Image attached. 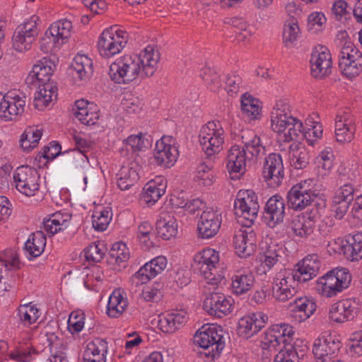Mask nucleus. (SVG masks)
Instances as JSON below:
<instances>
[{"label": "nucleus", "mask_w": 362, "mask_h": 362, "mask_svg": "<svg viewBox=\"0 0 362 362\" xmlns=\"http://www.w3.org/2000/svg\"><path fill=\"white\" fill-rule=\"evenodd\" d=\"M294 331L288 324L274 325L264 333L261 346L263 355L269 358L275 354L274 362H300L306 346L300 340L293 344Z\"/></svg>", "instance_id": "1"}, {"label": "nucleus", "mask_w": 362, "mask_h": 362, "mask_svg": "<svg viewBox=\"0 0 362 362\" xmlns=\"http://www.w3.org/2000/svg\"><path fill=\"white\" fill-rule=\"evenodd\" d=\"M271 129L278 134H284V141L297 139L301 134L308 144L313 146L315 141L321 138L322 127L315 122L312 128L305 129L303 122L291 114V107L286 100L279 99L276 101L270 113Z\"/></svg>", "instance_id": "2"}, {"label": "nucleus", "mask_w": 362, "mask_h": 362, "mask_svg": "<svg viewBox=\"0 0 362 362\" xmlns=\"http://www.w3.org/2000/svg\"><path fill=\"white\" fill-rule=\"evenodd\" d=\"M53 73L52 62L43 58L33 67L27 77V82L37 86L35 93L33 105L39 110H42L57 97L56 88L48 83Z\"/></svg>", "instance_id": "3"}, {"label": "nucleus", "mask_w": 362, "mask_h": 362, "mask_svg": "<svg viewBox=\"0 0 362 362\" xmlns=\"http://www.w3.org/2000/svg\"><path fill=\"white\" fill-rule=\"evenodd\" d=\"M351 280L352 276L348 269L336 268L318 279L317 290L321 296L332 298L347 289Z\"/></svg>", "instance_id": "4"}, {"label": "nucleus", "mask_w": 362, "mask_h": 362, "mask_svg": "<svg viewBox=\"0 0 362 362\" xmlns=\"http://www.w3.org/2000/svg\"><path fill=\"white\" fill-rule=\"evenodd\" d=\"M196 268L204 276L206 282L217 286L224 280L223 272L219 267L218 253L213 249H205L194 257Z\"/></svg>", "instance_id": "5"}, {"label": "nucleus", "mask_w": 362, "mask_h": 362, "mask_svg": "<svg viewBox=\"0 0 362 362\" xmlns=\"http://www.w3.org/2000/svg\"><path fill=\"white\" fill-rule=\"evenodd\" d=\"M141 76V66L136 54H125L110 66L109 76L117 83H129Z\"/></svg>", "instance_id": "6"}, {"label": "nucleus", "mask_w": 362, "mask_h": 362, "mask_svg": "<svg viewBox=\"0 0 362 362\" xmlns=\"http://www.w3.org/2000/svg\"><path fill=\"white\" fill-rule=\"evenodd\" d=\"M257 197L252 190L240 191L234 203V213L237 221L248 228L254 223L259 211Z\"/></svg>", "instance_id": "7"}, {"label": "nucleus", "mask_w": 362, "mask_h": 362, "mask_svg": "<svg viewBox=\"0 0 362 362\" xmlns=\"http://www.w3.org/2000/svg\"><path fill=\"white\" fill-rule=\"evenodd\" d=\"M199 144L208 157L219 153L224 143V130L219 121H211L204 124L199 134Z\"/></svg>", "instance_id": "8"}, {"label": "nucleus", "mask_w": 362, "mask_h": 362, "mask_svg": "<svg viewBox=\"0 0 362 362\" xmlns=\"http://www.w3.org/2000/svg\"><path fill=\"white\" fill-rule=\"evenodd\" d=\"M38 16L33 15L23 23L19 25L12 36V47L19 53L29 51L39 33Z\"/></svg>", "instance_id": "9"}, {"label": "nucleus", "mask_w": 362, "mask_h": 362, "mask_svg": "<svg viewBox=\"0 0 362 362\" xmlns=\"http://www.w3.org/2000/svg\"><path fill=\"white\" fill-rule=\"evenodd\" d=\"M13 185L25 197L36 195L40 189V176L37 170L28 165L18 167L13 175Z\"/></svg>", "instance_id": "10"}, {"label": "nucleus", "mask_w": 362, "mask_h": 362, "mask_svg": "<svg viewBox=\"0 0 362 362\" xmlns=\"http://www.w3.org/2000/svg\"><path fill=\"white\" fill-rule=\"evenodd\" d=\"M128 34L126 31L112 28L105 29L98 42V49L101 57L110 58L119 54L126 46Z\"/></svg>", "instance_id": "11"}, {"label": "nucleus", "mask_w": 362, "mask_h": 362, "mask_svg": "<svg viewBox=\"0 0 362 362\" xmlns=\"http://www.w3.org/2000/svg\"><path fill=\"white\" fill-rule=\"evenodd\" d=\"M314 180H303L290 189L287 194L288 204L293 209L302 210L310 205L318 196Z\"/></svg>", "instance_id": "12"}, {"label": "nucleus", "mask_w": 362, "mask_h": 362, "mask_svg": "<svg viewBox=\"0 0 362 362\" xmlns=\"http://www.w3.org/2000/svg\"><path fill=\"white\" fill-rule=\"evenodd\" d=\"M356 131L355 116L349 109L339 111L335 117V139L340 144L351 142Z\"/></svg>", "instance_id": "13"}, {"label": "nucleus", "mask_w": 362, "mask_h": 362, "mask_svg": "<svg viewBox=\"0 0 362 362\" xmlns=\"http://www.w3.org/2000/svg\"><path fill=\"white\" fill-rule=\"evenodd\" d=\"M178 156L179 151L173 136H164L156 141L153 157L158 165L170 168L176 162Z\"/></svg>", "instance_id": "14"}, {"label": "nucleus", "mask_w": 362, "mask_h": 362, "mask_svg": "<svg viewBox=\"0 0 362 362\" xmlns=\"http://www.w3.org/2000/svg\"><path fill=\"white\" fill-rule=\"evenodd\" d=\"M25 96L16 95L14 92H8L2 96L0 101V118L4 121L16 120L24 112Z\"/></svg>", "instance_id": "15"}, {"label": "nucleus", "mask_w": 362, "mask_h": 362, "mask_svg": "<svg viewBox=\"0 0 362 362\" xmlns=\"http://www.w3.org/2000/svg\"><path fill=\"white\" fill-rule=\"evenodd\" d=\"M294 281L286 269L281 270L272 282V297L279 302H285L291 298L296 293L295 287L291 285Z\"/></svg>", "instance_id": "16"}, {"label": "nucleus", "mask_w": 362, "mask_h": 362, "mask_svg": "<svg viewBox=\"0 0 362 362\" xmlns=\"http://www.w3.org/2000/svg\"><path fill=\"white\" fill-rule=\"evenodd\" d=\"M221 215L211 208H207L200 215L197 223L198 235L202 238L215 236L221 225Z\"/></svg>", "instance_id": "17"}, {"label": "nucleus", "mask_w": 362, "mask_h": 362, "mask_svg": "<svg viewBox=\"0 0 362 362\" xmlns=\"http://www.w3.org/2000/svg\"><path fill=\"white\" fill-rule=\"evenodd\" d=\"M341 342L331 334L320 336L313 343V353L319 362H326L340 349Z\"/></svg>", "instance_id": "18"}, {"label": "nucleus", "mask_w": 362, "mask_h": 362, "mask_svg": "<svg viewBox=\"0 0 362 362\" xmlns=\"http://www.w3.org/2000/svg\"><path fill=\"white\" fill-rule=\"evenodd\" d=\"M262 175L270 187H274L280 185L284 176L283 161L280 154L273 153L266 158Z\"/></svg>", "instance_id": "19"}, {"label": "nucleus", "mask_w": 362, "mask_h": 362, "mask_svg": "<svg viewBox=\"0 0 362 362\" xmlns=\"http://www.w3.org/2000/svg\"><path fill=\"white\" fill-rule=\"evenodd\" d=\"M221 329L216 327H209L205 331L196 333L194 337V341L203 349L211 348L213 357L218 355L220 351L224 348V340Z\"/></svg>", "instance_id": "20"}, {"label": "nucleus", "mask_w": 362, "mask_h": 362, "mask_svg": "<svg viewBox=\"0 0 362 362\" xmlns=\"http://www.w3.org/2000/svg\"><path fill=\"white\" fill-rule=\"evenodd\" d=\"M311 74L321 78L331 73L332 58L329 51L325 47H316L310 59Z\"/></svg>", "instance_id": "21"}, {"label": "nucleus", "mask_w": 362, "mask_h": 362, "mask_svg": "<svg viewBox=\"0 0 362 362\" xmlns=\"http://www.w3.org/2000/svg\"><path fill=\"white\" fill-rule=\"evenodd\" d=\"M240 137L241 143L240 146L245 152L247 160L251 163L264 155V147L262 144L261 139L252 130H242Z\"/></svg>", "instance_id": "22"}, {"label": "nucleus", "mask_w": 362, "mask_h": 362, "mask_svg": "<svg viewBox=\"0 0 362 362\" xmlns=\"http://www.w3.org/2000/svg\"><path fill=\"white\" fill-rule=\"evenodd\" d=\"M167 265V259L163 256H158L146 263L131 278V281L136 286L146 283L150 279L160 273Z\"/></svg>", "instance_id": "23"}, {"label": "nucleus", "mask_w": 362, "mask_h": 362, "mask_svg": "<svg viewBox=\"0 0 362 362\" xmlns=\"http://www.w3.org/2000/svg\"><path fill=\"white\" fill-rule=\"evenodd\" d=\"M285 215V202L279 195H274L266 203L263 215L265 223L274 228L281 223Z\"/></svg>", "instance_id": "24"}, {"label": "nucleus", "mask_w": 362, "mask_h": 362, "mask_svg": "<svg viewBox=\"0 0 362 362\" xmlns=\"http://www.w3.org/2000/svg\"><path fill=\"white\" fill-rule=\"evenodd\" d=\"M231 300L223 293L214 292L207 296L204 301V309L211 315L221 317L230 311Z\"/></svg>", "instance_id": "25"}, {"label": "nucleus", "mask_w": 362, "mask_h": 362, "mask_svg": "<svg viewBox=\"0 0 362 362\" xmlns=\"http://www.w3.org/2000/svg\"><path fill=\"white\" fill-rule=\"evenodd\" d=\"M235 252L241 257L251 255L255 250L256 236L250 227L239 230L234 235Z\"/></svg>", "instance_id": "26"}, {"label": "nucleus", "mask_w": 362, "mask_h": 362, "mask_svg": "<svg viewBox=\"0 0 362 362\" xmlns=\"http://www.w3.org/2000/svg\"><path fill=\"white\" fill-rule=\"evenodd\" d=\"M268 317L262 312H257L242 317L238 322L240 335L250 338L265 326Z\"/></svg>", "instance_id": "27"}, {"label": "nucleus", "mask_w": 362, "mask_h": 362, "mask_svg": "<svg viewBox=\"0 0 362 362\" xmlns=\"http://www.w3.org/2000/svg\"><path fill=\"white\" fill-rule=\"evenodd\" d=\"M141 66V77H149L154 74L160 61V52L153 46L148 45L139 54H136Z\"/></svg>", "instance_id": "28"}, {"label": "nucleus", "mask_w": 362, "mask_h": 362, "mask_svg": "<svg viewBox=\"0 0 362 362\" xmlns=\"http://www.w3.org/2000/svg\"><path fill=\"white\" fill-rule=\"evenodd\" d=\"M288 228L298 238H308L314 234L316 221L314 216L301 214L294 216Z\"/></svg>", "instance_id": "29"}, {"label": "nucleus", "mask_w": 362, "mask_h": 362, "mask_svg": "<svg viewBox=\"0 0 362 362\" xmlns=\"http://www.w3.org/2000/svg\"><path fill=\"white\" fill-rule=\"evenodd\" d=\"M354 199V189L350 184H345L337 190L332 203L336 216L341 218L346 213Z\"/></svg>", "instance_id": "30"}, {"label": "nucleus", "mask_w": 362, "mask_h": 362, "mask_svg": "<svg viewBox=\"0 0 362 362\" xmlns=\"http://www.w3.org/2000/svg\"><path fill=\"white\" fill-rule=\"evenodd\" d=\"M250 163L245 152L242 150L240 145L235 144L231 146L227 156V168L230 174L243 175L247 164Z\"/></svg>", "instance_id": "31"}, {"label": "nucleus", "mask_w": 362, "mask_h": 362, "mask_svg": "<svg viewBox=\"0 0 362 362\" xmlns=\"http://www.w3.org/2000/svg\"><path fill=\"white\" fill-rule=\"evenodd\" d=\"M356 314L354 302L349 299L334 303L329 311V318L338 323L352 320Z\"/></svg>", "instance_id": "32"}, {"label": "nucleus", "mask_w": 362, "mask_h": 362, "mask_svg": "<svg viewBox=\"0 0 362 362\" xmlns=\"http://www.w3.org/2000/svg\"><path fill=\"white\" fill-rule=\"evenodd\" d=\"M72 23L66 19L53 23L45 32V40L52 38V43L59 47L71 36Z\"/></svg>", "instance_id": "33"}, {"label": "nucleus", "mask_w": 362, "mask_h": 362, "mask_svg": "<svg viewBox=\"0 0 362 362\" xmlns=\"http://www.w3.org/2000/svg\"><path fill=\"white\" fill-rule=\"evenodd\" d=\"M167 181L163 177H157L144 187L141 200L148 206L153 205L165 194Z\"/></svg>", "instance_id": "34"}, {"label": "nucleus", "mask_w": 362, "mask_h": 362, "mask_svg": "<svg viewBox=\"0 0 362 362\" xmlns=\"http://www.w3.org/2000/svg\"><path fill=\"white\" fill-rule=\"evenodd\" d=\"M76 110H74L76 117L86 125H93L99 119L97 105L89 103L84 100H77L75 103Z\"/></svg>", "instance_id": "35"}, {"label": "nucleus", "mask_w": 362, "mask_h": 362, "mask_svg": "<svg viewBox=\"0 0 362 362\" xmlns=\"http://www.w3.org/2000/svg\"><path fill=\"white\" fill-rule=\"evenodd\" d=\"M108 351L105 340L97 338L87 344L83 353V362H105Z\"/></svg>", "instance_id": "36"}, {"label": "nucleus", "mask_w": 362, "mask_h": 362, "mask_svg": "<svg viewBox=\"0 0 362 362\" xmlns=\"http://www.w3.org/2000/svg\"><path fill=\"white\" fill-rule=\"evenodd\" d=\"M187 320V317L185 312L177 311L161 315L158 321V325L162 332L173 333L182 326Z\"/></svg>", "instance_id": "37"}, {"label": "nucleus", "mask_w": 362, "mask_h": 362, "mask_svg": "<svg viewBox=\"0 0 362 362\" xmlns=\"http://www.w3.org/2000/svg\"><path fill=\"white\" fill-rule=\"evenodd\" d=\"M72 75L81 81L88 80L93 73V61L90 58L84 54H78L71 64Z\"/></svg>", "instance_id": "38"}, {"label": "nucleus", "mask_w": 362, "mask_h": 362, "mask_svg": "<svg viewBox=\"0 0 362 362\" xmlns=\"http://www.w3.org/2000/svg\"><path fill=\"white\" fill-rule=\"evenodd\" d=\"M315 302L308 297H300L294 300L292 316L296 322H300L308 319L316 310Z\"/></svg>", "instance_id": "39"}, {"label": "nucleus", "mask_w": 362, "mask_h": 362, "mask_svg": "<svg viewBox=\"0 0 362 362\" xmlns=\"http://www.w3.org/2000/svg\"><path fill=\"white\" fill-rule=\"evenodd\" d=\"M158 233L163 239L169 240L177 233V223L174 216L168 212H163L156 223Z\"/></svg>", "instance_id": "40"}, {"label": "nucleus", "mask_w": 362, "mask_h": 362, "mask_svg": "<svg viewBox=\"0 0 362 362\" xmlns=\"http://www.w3.org/2000/svg\"><path fill=\"white\" fill-rule=\"evenodd\" d=\"M288 156L291 166L296 169H303L309 163V152L300 143L293 142L290 145Z\"/></svg>", "instance_id": "41"}, {"label": "nucleus", "mask_w": 362, "mask_h": 362, "mask_svg": "<svg viewBox=\"0 0 362 362\" xmlns=\"http://www.w3.org/2000/svg\"><path fill=\"white\" fill-rule=\"evenodd\" d=\"M117 176L118 187L122 190L128 189L139 180L136 164L131 163L127 165H122Z\"/></svg>", "instance_id": "42"}, {"label": "nucleus", "mask_w": 362, "mask_h": 362, "mask_svg": "<svg viewBox=\"0 0 362 362\" xmlns=\"http://www.w3.org/2000/svg\"><path fill=\"white\" fill-rule=\"evenodd\" d=\"M255 284V276L250 271L238 272L232 277V289L236 294H243L250 291Z\"/></svg>", "instance_id": "43"}, {"label": "nucleus", "mask_w": 362, "mask_h": 362, "mask_svg": "<svg viewBox=\"0 0 362 362\" xmlns=\"http://www.w3.org/2000/svg\"><path fill=\"white\" fill-rule=\"evenodd\" d=\"M40 310L31 303L21 305L16 311V319L19 325L29 327L40 318Z\"/></svg>", "instance_id": "44"}, {"label": "nucleus", "mask_w": 362, "mask_h": 362, "mask_svg": "<svg viewBox=\"0 0 362 362\" xmlns=\"http://www.w3.org/2000/svg\"><path fill=\"white\" fill-rule=\"evenodd\" d=\"M344 254L351 261L362 258V232L349 236L343 246Z\"/></svg>", "instance_id": "45"}, {"label": "nucleus", "mask_w": 362, "mask_h": 362, "mask_svg": "<svg viewBox=\"0 0 362 362\" xmlns=\"http://www.w3.org/2000/svg\"><path fill=\"white\" fill-rule=\"evenodd\" d=\"M127 307V300L123 297L122 291L115 289L110 295L107 306V314L112 317H119Z\"/></svg>", "instance_id": "46"}, {"label": "nucleus", "mask_w": 362, "mask_h": 362, "mask_svg": "<svg viewBox=\"0 0 362 362\" xmlns=\"http://www.w3.org/2000/svg\"><path fill=\"white\" fill-rule=\"evenodd\" d=\"M241 111L244 117L249 120L257 119L260 115L261 107L257 99L246 93L242 95Z\"/></svg>", "instance_id": "47"}, {"label": "nucleus", "mask_w": 362, "mask_h": 362, "mask_svg": "<svg viewBox=\"0 0 362 362\" xmlns=\"http://www.w3.org/2000/svg\"><path fill=\"white\" fill-rule=\"evenodd\" d=\"M46 238L42 232L33 233L25 244V249L30 257H37L44 251Z\"/></svg>", "instance_id": "48"}, {"label": "nucleus", "mask_w": 362, "mask_h": 362, "mask_svg": "<svg viewBox=\"0 0 362 362\" xmlns=\"http://www.w3.org/2000/svg\"><path fill=\"white\" fill-rule=\"evenodd\" d=\"M42 131L40 129L29 127L25 129L21 135L20 140L21 146L25 151H30L36 147L42 136Z\"/></svg>", "instance_id": "49"}, {"label": "nucleus", "mask_w": 362, "mask_h": 362, "mask_svg": "<svg viewBox=\"0 0 362 362\" xmlns=\"http://www.w3.org/2000/svg\"><path fill=\"white\" fill-rule=\"evenodd\" d=\"M43 223L45 230L51 235L69 227L68 221L64 219L62 215L60 214H52V217L45 220Z\"/></svg>", "instance_id": "50"}, {"label": "nucleus", "mask_w": 362, "mask_h": 362, "mask_svg": "<svg viewBox=\"0 0 362 362\" xmlns=\"http://www.w3.org/2000/svg\"><path fill=\"white\" fill-rule=\"evenodd\" d=\"M362 58V53L354 43L346 40L341 46L339 54V64L344 63L346 61L356 60Z\"/></svg>", "instance_id": "51"}, {"label": "nucleus", "mask_w": 362, "mask_h": 362, "mask_svg": "<svg viewBox=\"0 0 362 362\" xmlns=\"http://www.w3.org/2000/svg\"><path fill=\"white\" fill-rule=\"evenodd\" d=\"M0 262L8 270L18 269L21 264L17 250L12 248L0 253Z\"/></svg>", "instance_id": "52"}, {"label": "nucleus", "mask_w": 362, "mask_h": 362, "mask_svg": "<svg viewBox=\"0 0 362 362\" xmlns=\"http://www.w3.org/2000/svg\"><path fill=\"white\" fill-rule=\"evenodd\" d=\"M112 214L108 209H95L92 215V223L93 228L100 231L105 230L111 218Z\"/></svg>", "instance_id": "53"}, {"label": "nucleus", "mask_w": 362, "mask_h": 362, "mask_svg": "<svg viewBox=\"0 0 362 362\" xmlns=\"http://www.w3.org/2000/svg\"><path fill=\"white\" fill-rule=\"evenodd\" d=\"M318 272L300 261L296 266L293 279L299 282H306L316 276Z\"/></svg>", "instance_id": "54"}, {"label": "nucleus", "mask_w": 362, "mask_h": 362, "mask_svg": "<svg viewBox=\"0 0 362 362\" xmlns=\"http://www.w3.org/2000/svg\"><path fill=\"white\" fill-rule=\"evenodd\" d=\"M341 73L348 78L357 76L362 71V58L356 60L346 61L339 64Z\"/></svg>", "instance_id": "55"}, {"label": "nucleus", "mask_w": 362, "mask_h": 362, "mask_svg": "<svg viewBox=\"0 0 362 362\" xmlns=\"http://www.w3.org/2000/svg\"><path fill=\"white\" fill-rule=\"evenodd\" d=\"M224 82L226 85L225 89L230 96L237 94L242 88V78L236 72H230L226 74Z\"/></svg>", "instance_id": "56"}, {"label": "nucleus", "mask_w": 362, "mask_h": 362, "mask_svg": "<svg viewBox=\"0 0 362 362\" xmlns=\"http://www.w3.org/2000/svg\"><path fill=\"white\" fill-rule=\"evenodd\" d=\"M197 177L203 185H211L215 179V172L213 166L205 162L201 163L197 168Z\"/></svg>", "instance_id": "57"}, {"label": "nucleus", "mask_w": 362, "mask_h": 362, "mask_svg": "<svg viewBox=\"0 0 362 362\" xmlns=\"http://www.w3.org/2000/svg\"><path fill=\"white\" fill-rule=\"evenodd\" d=\"M109 253L111 260L118 264L125 262L129 257V250L123 243L114 244Z\"/></svg>", "instance_id": "58"}, {"label": "nucleus", "mask_w": 362, "mask_h": 362, "mask_svg": "<svg viewBox=\"0 0 362 362\" xmlns=\"http://www.w3.org/2000/svg\"><path fill=\"white\" fill-rule=\"evenodd\" d=\"M233 23L238 30L236 38L238 42L245 44L249 42L251 36L253 35V28L242 20L235 21Z\"/></svg>", "instance_id": "59"}, {"label": "nucleus", "mask_w": 362, "mask_h": 362, "mask_svg": "<svg viewBox=\"0 0 362 362\" xmlns=\"http://www.w3.org/2000/svg\"><path fill=\"white\" fill-rule=\"evenodd\" d=\"M201 76L206 85L211 91L218 92L220 90L221 87L220 77L213 69H204Z\"/></svg>", "instance_id": "60"}, {"label": "nucleus", "mask_w": 362, "mask_h": 362, "mask_svg": "<svg viewBox=\"0 0 362 362\" xmlns=\"http://www.w3.org/2000/svg\"><path fill=\"white\" fill-rule=\"evenodd\" d=\"M300 33V29L296 21L292 20L285 23L284 28V42L286 47L290 46L296 40Z\"/></svg>", "instance_id": "61"}, {"label": "nucleus", "mask_w": 362, "mask_h": 362, "mask_svg": "<svg viewBox=\"0 0 362 362\" xmlns=\"http://www.w3.org/2000/svg\"><path fill=\"white\" fill-rule=\"evenodd\" d=\"M163 285L156 282L151 286H146L142 291V297L146 301L157 302L160 300L163 296L161 289Z\"/></svg>", "instance_id": "62"}, {"label": "nucleus", "mask_w": 362, "mask_h": 362, "mask_svg": "<svg viewBox=\"0 0 362 362\" xmlns=\"http://www.w3.org/2000/svg\"><path fill=\"white\" fill-rule=\"evenodd\" d=\"M127 146H130L134 152H138L147 148L148 142L141 133L137 135H131L126 139Z\"/></svg>", "instance_id": "63"}, {"label": "nucleus", "mask_w": 362, "mask_h": 362, "mask_svg": "<svg viewBox=\"0 0 362 362\" xmlns=\"http://www.w3.org/2000/svg\"><path fill=\"white\" fill-rule=\"evenodd\" d=\"M100 243H92L85 249V256L88 261L100 262L104 256L103 250L100 247Z\"/></svg>", "instance_id": "64"}]
</instances>
